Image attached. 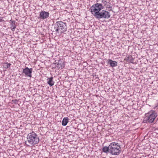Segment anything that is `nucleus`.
Instances as JSON below:
<instances>
[{"label": "nucleus", "instance_id": "f257e3e1", "mask_svg": "<svg viewBox=\"0 0 158 158\" xmlns=\"http://www.w3.org/2000/svg\"><path fill=\"white\" fill-rule=\"evenodd\" d=\"M110 153L112 155H119L121 153V147L118 143L112 142L109 144Z\"/></svg>", "mask_w": 158, "mask_h": 158}, {"label": "nucleus", "instance_id": "f03ea898", "mask_svg": "<svg viewBox=\"0 0 158 158\" xmlns=\"http://www.w3.org/2000/svg\"><path fill=\"white\" fill-rule=\"evenodd\" d=\"M27 141L32 146H34L37 144L40 141L39 137L34 131L29 133L27 136Z\"/></svg>", "mask_w": 158, "mask_h": 158}, {"label": "nucleus", "instance_id": "7ed1b4c3", "mask_svg": "<svg viewBox=\"0 0 158 158\" xmlns=\"http://www.w3.org/2000/svg\"><path fill=\"white\" fill-rule=\"evenodd\" d=\"M157 116V113L155 111L150 110L145 114L143 122L144 123H153Z\"/></svg>", "mask_w": 158, "mask_h": 158}, {"label": "nucleus", "instance_id": "20e7f679", "mask_svg": "<svg viewBox=\"0 0 158 158\" xmlns=\"http://www.w3.org/2000/svg\"><path fill=\"white\" fill-rule=\"evenodd\" d=\"M104 8L102 4L97 3L94 4L90 8V10L91 13L95 17L96 15L100 12V10Z\"/></svg>", "mask_w": 158, "mask_h": 158}, {"label": "nucleus", "instance_id": "39448f33", "mask_svg": "<svg viewBox=\"0 0 158 158\" xmlns=\"http://www.w3.org/2000/svg\"><path fill=\"white\" fill-rule=\"evenodd\" d=\"M55 31L58 33H63L66 31V23L61 21H58L56 23Z\"/></svg>", "mask_w": 158, "mask_h": 158}, {"label": "nucleus", "instance_id": "423d86ee", "mask_svg": "<svg viewBox=\"0 0 158 158\" xmlns=\"http://www.w3.org/2000/svg\"><path fill=\"white\" fill-rule=\"evenodd\" d=\"M110 15L109 12L105 10H102L96 15L95 18L98 19L103 18L108 19L110 18Z\"/></svg>", "mask_w": 158, "mask_h": 158}, {"label": "nucleus", "instance_id": "0eeeda50", "mask_svg": "<svg viewBox=\"0 0 158 158\" xmlns=\"http://www.w3.org/2000/svg\"><path fill=\"white\" fill-rule=\"evenodd\" d=\"M32 68H29L27 67L23 69V73L26 76L31 78L32 77Z\"/></svg>", "mask_w": 158, "mask_h": 158}, {"label": "nucleus", "instance_id": "6e6552de", "mask_svg": "<svg viewBox=\"0 0 158 158\" xmlns=\"http://www.w3.org/2000/svg\"><path fill=\"white\" fill-rule=\"evenodd\" d=\"M49 14L48 12L41 10L40 12L39 16L41 19H45L48 17Z\"/></svg>", "mask_w": 158, "mask_h": 158}, {"label": "nucleus", "instance_id": "1a4fd4ad", "mask_svg": "<svg viewBox=\"0 0 158 158\" xmlns=\"http://www.w3.org/2000/svg\"><path fill=\"white\" fill-rule=\"evenodd\" d=\"M108 63L109 64L111 67H114L117 65V62L115 61H113L110 59H108Z\"/></svg>", "mask_w": 158, "mask_h": 158}, {"label": "nucleus", "instance_id": "9d476101", "mask_svg": "<svg viewBox=\"0 0 158 158\" xmlns=\"http://www.w3.org/2000/svg\"><path fill=\"white\" fill-rule=\"evenodd\" d=\"M53 77H52L47 79V83L50 86H53L55 83L54 81H53Z\"/></svg>", "mask_w": 158, "mask_h": 158}, {"label": "nucleus", "instance_id": "9b49d317", "mask_svg": "<svg viewBox=\"0 0 158 158\" xmlns=\"http://www.w3.org/2000/svg\"><path fill=\"white\" fill-rule=\"evenodd\" d=\"M102 3L104 5L103 6L106 7L107 8H110V4L106 0H101Z\"/></svg>", "mask_w": 158, "mask_h": 158}, {"label": "nucleus", "instance_id": "f8f14e48", "mask_svg": "<svg viewBox=\"0 0 158 158\" xmlns=\"http://www.w3.org/2000/svg\"><path fill=\"white\" fill-rule=\"evenodd\" d=\"M110 148L109 145L108 147L107 146L103 147L102 149V151L104 152L107 153L108 152L110 153Z\"/></svg>", "mask_w": 158, "mask_h": 158}, {"label": "nucleus", "instance_id": "ddd939ff", "mask_svg": "<svg viewBox=\"0 0 158 158\" xmlns=\"http://www.w3.org/2000/svg\"><path fill=\"white\" fill-rule=\"evenodd\" d=\"M11 22V26L10 27L11 30L14 31H15V29L16 28V26L15 25V21L11 20H10Z\"/></svg>", "mask_w": 158, "mask_h": 158}, {"label": "nucleus", "instance_id": "4468645a", "mask_svg": "<svg viewBox=\"0 0 158 158\" xmlns=\"http://www.w3.org/2000/svg\"><path fill=\"white\" fill-rule=\"evenodd\" d=\"M68 118H64L62 122V125L65 126H66L67 124L68 121Z\"/></svg>", "mask_w": 158, "mask_h": 158}, {"label": "nucleus", "instance_id": "2eb2a0df", "mask_svg": "<svg viewBox=\"0 0 158 158\" xmlns=\"http://www.w3.org/2000/svg\"><path fill=\"white\" fill-rule=\"evenodd\" d=\"M57 67L59 69H62L64 67V63H58L57 64Z\"/></svg>", "mask_w": 158, "mask_h": 158}, {"label": "nucleus", "instance_id": "dca6fc26", "mask_svg": "<svg viewBox=\"0 0 158 158\" xmlns=\"http://www.w3.org/2000/svg\"><path fill=\"white\" fill-rule=\"evenodd\" d=\"M10 65H11L10 64V63H8V62H6V63H4L3 66H4V68L6 69H8L9 67H10Z\"/></svg>", "mask_w": 158, "mask_h": 158}, {"label": "nucleus", "instance_id": "f3484780", "mask_svg": "<svg viewBox=\"0 0 158 158\" xmlns=\"http://www.w3.org/2000/svg\"><path fill=\"white\" fill-rule=\"evenodd\" d=\"M3 17H0V22H2L3 20L2 19Z\"/></svg>", "mask_w": 158, "mask_h": 158}]
</instances>
